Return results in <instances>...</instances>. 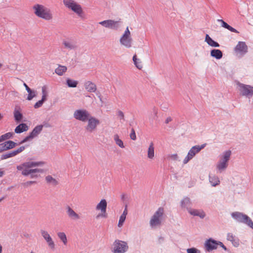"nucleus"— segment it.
Returning a JSON list of instances; mask_svg holds the SVG:
<instances>
[{
    "label": "nucleus",
    "mask_w": 253,
    "mask_h": 253,
    "mask_svg": "<svg viewBox=\"0 0 253 253\" xmlns=\"http://www.w3.org/2000/svg\"><path fill=\"white\" fill-rule=\"evenodd\" d=\"M126 217H125L124 216H123L122 215L120 216L119 220V222H118V226L119 227H121L123 226V225L126 220Z\"/></svg>",
    "instance_id": "nucleus-43"
},
{
    "label": "nucleus",
    "mask_w": 253,
    "mask_h": 253,
    "mask_svg": "<svg viewBox=\"0 0 253 253\" xmlns=\"http://www.w3.org/2000/svg\"><path fill=\"white\" fill-rule=\"evenodd\" d=\"M4 199V197H2L1 198H0V202L2 200H3Z\"/></svg>",
    "instance_id": "nucleus-61"
},
{
    "label": "nucleus",
    "mask_w": 253,
    "mask_h": 253,
    "mask_svg": "<svg viewBox=\"0 0 253 253\" xmlns=\"http://www.w3.org/2000/svg\"><path fill=\"white\" fill-rule=\"evenodd\" d=\"M87 123L85 126V130L89 133L94 131L100 124L99 120L94 117L90 116L86 120Z\"/></svg>",
    "instance_id": "nucleus-11"
},
{
    "label": "nucleus",
    "mask_w": 253,
    "mask_h": 253,
    "mask_svg": "<svg viewBox=\"0 0 253 253\" xmlns=\"http://www.w3.org/2000/svg\"><path fill=\"white\" fill-rule=\"evenodd\" d=\"M211 56L216 59H220L223 56V53L220 50L214 49L211 51Z\"/></svg>",
    "instance_id": "nucleus-26"
},
{
    "label": "nucleus",
    "mask_w": 253,
    "mask_h": 253,
    "mask_svg": "<svg viewBox=\"0 0 253 253\" xmlns=\"http://www.w3.org/2000/svg\"><path fill=\"white\" fill-rule=\"evenodd\" d=\"M25 146H21L17 149L13 151L12 152L14 154V156H15L17 155V154H18L19 153L22 152L23 151H24L25 150Z\"/></svg>",
    "instance_id": "nucleus-42"
},
{
    "label": "nucleus",
    "mask_w": 253,
    "mask_h": 253,
    "mask_svg": "<svg viewBox=\"0 0 253 253\" xmlns=\"http://www.w3.org/2000/svg\"><path fill=\"white\" fill-rule=\"evenodd\" d=\"M117 114L120 120L125 121V115L124 113L121 110H118L117 112Z\"/></svg>",
    "instance_id": "nucleus-45"
},
{
    "label": "nucleus",
    "mask_w": 253,
    "mask_h": 253,
    "mask_svg": "<svg viewBox=\"0 0 253 253\" xmlns=\"http://www.w3.org/2000/svg\"><path fill=\"white\" fill-rule=\"evenodd\" d=\"M170 158L172 160H178V156L177 154H172L170 156Z\"/></svg>",
    "instance_id": "nucleus-51"
},
{
    "label": "nucleus",
    "mask_w": 253,
    "mask_h": 253,
    "mask_svg": "<svg viewBox=\"0 0 253 253\" xmlns=\"http://www.w3.org/2000/svg\"><path fill=\"white\" fill-rule=\"evenodd\" d=\"M128 249L127 244L125 241L116 240L113 244V252L114 253H125Z\"/></svg>",
    "instance_id": "nucleus-10"
},
{
    "label": "nucleus",
    "mask_w": 253,
    "mask_h": 253,
    "mask_svg": "<svg viewBox=\"0 0 253 253\" xmlns=\"http://www.w3.org/2000/svg\"><path fill=\"white\" fill-rule=\"evenodd\" d=\"M44 101H45L42 99L39 100V101H38L37 103H36L35 104L34 108L36 109H37V108L41 107L42 105V104Z\"/></svg>",
    "instance_id": "nucleus-46"
},
{
    "label": "nucleus",
    "mask_w": 253,
    "mask_h": 253,
    "mask_svg": "<svg viewBox=\"0 0 253 253\" xmlns=\"http://www.w3.org/2000/svg\"><path fill=\"white\" fill-rule=\"evenodd\" d=\"M132 60L135 65V67L141 70L143 68V65L142 64V62L140 59L137 58V56L136 54H134L132 57Z\"/></svg>",
    "instance_id": "nucleus-30"
},
{
    "label": "nucleus",
    "mask_w": 253,
    "mask_h": 253,
    "mask_svg": "<svg viewBox=\"0 0 253 253\" xmlns=\"http://www.w3.org/2000/svg\"><path fill=\"white\" fill-rule=\"evenodd\" d=\"M218 242L214 240L212 238L206 241L204 246L206 251L211 252L212 250H216L218 246Z\"/></svg>",
    "instance_id": "nucleus-19"
},
{
    "label": "nucleus",
    "mask_w": 253,
    "mask_h": 253,
    "mask_svg": "<svg viewBox=\"0 0 253 253\" xmlns=\"http://www.w3.org/2000/svg\"><path fill=\"white\" fill-rule=\"evenodd\" d=\"M84 87L85 89L89 92H95L97 90L95 84L89 81L84 82Z\"/></svg>",
    "instance_id": "nucleus-22"
},
{
    "label": "nucleus",
    "mask_w": 253,
    "mask_h": 253,
    "mask_svg": "<svg viewBox=\"0 0 253 253\" xmlns=\"http://www.w3.org/2000/svg\"><path fill=\"white\" fill-rule=\"evenodd\" d=\"M4 151H6L5 148V145L4 143H2L0 144V153H1Z\"/></svg>",
    "instance_id": "nucleus-49"
},
{
    "label": "nucleus",
    "mask_w": 253,
    "mask_h": 253,
    "mask_svg": "<svg viewBox=\"0 0 253 253\" xmlns=\"http://www.w3.org/2000/svg\"><path fill=\"white\" fill-rule=\"evenodd\" d=\"M34 14L38 17L46 21L52 20L53 15L51 10L44 5L36 4L33 6Z\"/></svg>",
    "instance_id": "nucleus-2"
},
{
    "label": "nucleus",
    "mask_w": 253,
    "mask_h": 253,
    "mask_svg": "<svg viewBox=\"0 0 253 253\" xmlns=\"http://www.w3.org/2000/svg\"><path fill=\"white\" fill-rule=\"evenodd\" d=\"M114 140L116 143V144L119 146L121 148H125V145L123 141L120 139L118 134H116L114 135Z\"/></svg>",
    "instance_id": "nucleus-33"
},
{
    "label": "nucleus",
    "mask_w": 253,
    "mask_h": 253,
    "mask_svg": "<svg viewBox=\"0 0 253 253\" xmlns=\"http://www.w3.org/2000/svg\"><path fill=\"white\" fill-rule=\"evenodd\" d=\"M231 215L237 222L244 224L253 229V221L248 215L243 212L235 211Z\"/></svg>",
    "instance_id": "nucleus-5"
},
{
    "label": "nucleus",
    "mask_w": 253,
    "mask_h": 253,
    "mask_svg": "<svg viewBox=\"0 0 253 253\" xmlns=\"http://www.w3.org/2000/svg\"><path fill=\"white\" fill-rule=\"evenodd\" d=\"M2 116H1V114L0 113V120L2 119Z\"/></svg>",
    "instance_id": "nucleus-63"
},
{
    "label": "nucleus",
    "mask_w": 253,
    "mask_h": 253,
    "mask_svg": "<svg viewBox=\"0 0 253 253\" xmlns=\"http://www.w3.org/2000/svg\"><path fill=\"white\" fill-rule=\"evenodd\" d=\"M62 44L64 49L69 51L76 50L78 47L76 41L70 38L63 40Z\"/></svg>",
    "instance_id": "nucleus-15"
},
{
    "label": "nucleus",
    "mask_w": 253,
    "mask_h": 253,
    "mask_svg": "<svg viewBox=\"0 0 253 253\" xmlns=\"http://www.w3.org/2000/svg\"><path fill=\"white\" fill-rule=\"evenodd\" d=\"M164 215V209L162 207H160L152 216L149 221L150 226L152 228L159 226L161 224Z\"/></svg>",
    "instance_id": "nucleus-7"
},
{
    "label": "nucleus",
    "mask_w": 253,
    "mask_h": 253,
    "mask_svg": "<svg viewBox=\"0 0 253 253\" xmlns=\"http://www.w3.org/2000/svg\"><path fill=\"white\" fill-rule=\"evenodd\" d=\"M90 116V113L85 109H78L74 111V118L77 120L85 122Z\"/></svg>",
    "instance_id": "nucleus-13"
},
{
    "label": "nucleus",
    "mask_w": 253,
    "mask_h": 253,
    "mask_svg": "<svg viewBox=\"0 0 253 253\" xmlns=\"http://www.w3.org/2000/svg\"><path fill=\"white\" fill-rule=\"evenodd\" d=\"M4 144L5 145V148L6 150L12 149L14 147H15V146L17 145V144L16 143L11 140L5 141L4 142Z\"/></svg>",
    "instance_id": "nucleus-35"
},
{
    "label": "nucleus",
    "mask_w": 253,
    "mask_h": 253,
    "mask_svg": "<svg viewBox=\"0 0 253 253\" xmlns=\"http://www.w3.org/2000/svg\"><path fill=\"white\" fill-rule=\"evenodd\" d=\"M45 180L47 183L53 186H55L58 184L57 181L51 175L46 176Z\"/></svg>",
    "instance_id": "nucleus-34"
},
{
    "label": "nucleus",
    "mask_w": 253,
    "mask_h": 253,
    "mask_svg": "<svg viewBox=\"0 0 253 253\" xmlns=\"http://www.w3.org/2000/svg\"><path fill=\"white\" fill-rule=\"evenodd\" d=\"M67 85L70 87H75L78 84V82L70 79H67L66 80Z\"/></svg>",
    "instance_id": "nucleus-37"
},
{
    "label": "nucleus",
    "mask_w": 253,
    "mask_h": 253,
    "mask_svg": "<svg viewBox=\"0 0 253 253\" xmlns=\"http://www.w3.org/2000/svg\"><path fill=\"white\" fill-rule=\"evenodd\" d=\"M107 203L105 199H102L96 206V210L100 211V213L96 216V218L106 217V210Z\"/></svg>",
    "instance_id": "nucleus-16"
},
{
    "label": "nucleus",
    "mask_w": 253,
    "mask_h": 253,
    "mask_svg": "<svg viewBox=\"0 0 253 253\" xmlns=\"http://www.w3.org/2000/svg\"><path fill=\"white\" fill-rule=\"evenodd\" d=\"M14 117L16 122H20L22 119V114L18 110H15L14 112Z\"/></svg>",
    "instance_id": "nucleus-38"
},
{
    "label": "nucleus",
    "mask_w": 253,
    "mask_h": 253,
    "mask_svg": "<svg viewBox=\"0 0 253 253\" xmlns=\"http://www.w3.org/2000/svg\"><path fill=\"white\" fill-rule=\"evenodd\" d=\"M13 135V132H7L3 134L4 137H5L6 139H9L11 138Z\"/></svg>",
    "instance_id": "nucleus-50"
},
{
    "label": "nucleus",
    "mask_w": 253,
    "mask_h": 253,
    "mask_svg": "<svg viewBox=\"0 0 253 253\" xmlns=\"http://www.w3.org/2000/svg\"><path fill=\"white\" fill-rule=\"evenodd\" d=\"M227 240L231 242L234 247H237L239 246V240L231 233H228L227 234Z\"/></svg>",
    "instance_id": "nucleus-24"
},
{
    "label": "nucleus",
    "mask_w": 253,
    "mask_h": 253,
    "mask_svg": "<svg viewBox=\"0 0 253 253\" xmlns=\"http://www.w3.org/2000/svg\"><path fill=\"white\" fill-rule=\"evenodd\" d=\"M4 174V172L0 170V177H2Z\"/></svg>",
    "instance_id": "nucleus-59"
},
{
    "label": "nucleus",
    "mask_w": 253,
    "mask_h": 253,
    "mask_svg": "<svg viewBox=\"0 0 253 253\" xmlns=\"http://www.w3.org/2000/svg\"><path fill=\"white\" fill-rule=\"evenodd\" d=\"M66 212L68 217L73 220H79L81 217L79 214L76 213L70 207H66Z\"/></svg>",
    "instance_id": "nucleus-21"
},
{
    "label": "nucleus",
    "mask_w": 253,
    "mask_h": 253,
    "mask_svg": "<svg viewBox=\"0 0 253 253\" xmlns=\"http://www.w3.org/2000/svg\"><path fill=\"white\" fill-rule=\"evenodd\" d=\"M42 99L46 101V97L48 95L47 87L46 85H43L42 88Z\"/></svg>",
    "instance_id": "nucleus-36"
},
{
    "label": "nucleus",
    "mask_w": 253,
    "mask_h": 253,
    "mask_svg": "<svg viewBox=\"0 0 253 253\" xmlns=\"http://www.w3.org/2000/svg\"><path fill=\"white\" fill-rule=\"evenodd\" d=\"M209 182L212 187H215L220 184L219 177L215 174H210L209 175Z\"/></svg>",
    "instance_id": "nucleus-23"
},
{
    "label": "nucleus",
    "mask_w": 253,
    "mask_h": 253,
    "mask_svg": "<svg viewBox=\"0 0 253 253\" xmlns=\"http://www.w3.org/2000/svg\"><path fill=\"white\" fill-rule=\"evenodd\" d=\"M158 119V109L156 107H153L151 114V119L152 121L157 120Z\"/></svg>",
    "instance_id": "nucleus-39"
},
{
    "label": "nucleus",
    "mask_w": 253,
    "mask_h": 253,
    "mask_svg": "<svg viewBox=\"0 0 253 253\" xmlns=\"http://www.w3.org/2000/svg\"><path fill=\"white\" fill-rule=\"evenodd\" d=\"M181 207L182 209H186L188 211V209H191V206L192 202L188 197L184 198L180 202Z\"/></svg>",
    "instance_id": "nucleus-25"
},
{
    "label": "nucleus",
    "mask_w": 253,
    "mask_h": 253,
    "mask_svg": "<svg viewBox=\"0 0 253 253\" xmlns=\"http://www.w3.org/2000/svg\"><path fill=\"white\" fill-rule=\"evenodd\" d=\"M228 30L232 32L236 33H239V32L236 30L235 28L232 27L230 25L229 26L228 28H227Z\"/></svg>",
    "instance_id": "nucleus-52"
},
{
    "label": "nucleus",
    "mask_w": 253,
    "mask_h": 253,
    "mask_svg": "<svg viewBox=\"0 0 253 253\" xmlns=\"http://www.w3.org/2000/svg\"><path fill=\"white\" fill-rule=\"evenodd\" d=\"M67 70V68L65 66L59 65L58 67L55 69V72L59 76H62Z\"/></svg>",
    "instance_id": "nucleus-31"
},
{
    "label": "nucleus",
    "mask_w": 253,
    "mask_h": 253,
    "mask_svg": "<svg viewBox=\"0 0 253 253\" xmlns=\"http://www.w3.org/2000/svg\"><path fill=\"white\" fill-rule=\"evenodd\" d=\"M161 240L162 241L164 240V238L163 237L160 238L159 240Z\"/></svg>",
    "instance_id": "nucleus-62"
},
{
    "label": "nucleus",
    "mask_w": 253,
    "mask_h": 253,
    "mask_svg": "<svg viewBox=\"0 0 253 253\" xmlns=\"http://www.w3.org/2000/svg\"><path fill=\"white\" fill-rule=\"evenodd\" d=\"M14 156V154L12 151L11 152L7 153L4 154L2 155L1 156L0 159H1V160H5V159H8L9 158H11V157H12Z\"/></svg>",
    "instance_id": "nucleus-40"
},
{
    "label": "nucleus",
    "mask_w": 253,
    "mask_h": 253,
    "mask_svg": "<svg viewBox=\"0 0 253 253\" xmlns=\"http://www.w3.org/2000/svg\"><path fill=\"white\" fill-rule=\"evenodd\" d=\"M57 236L59 239L62 242L64 245H66L68 243L66 235L64 232H59L57 233Z\"/></svg>",
    "instance_id": "nucleus-32"
},
{
    "label": "nucleus",
    "mask_w": 253,
    "mask_h": 253,
    "mask_svg": "<svg viewBox=\"0 0 253 253\" xmlns=\"http://www.w3.org/2000/svg\"><path fill=\"white\" fill-rule=\"evenodd\" d=\"M206 146V144H203L201 145H195L193 146L189 151L187 155L183 160V164H186L188 162L192 159L195 156L198 154L202 149L204 148Z\"/></svg>",
    "instance_id": "nucleus-9"
},
{
    "label": "nucleus",
    "mask_w": 253,
    "mask_h": 253,
    "mask_svg": "<svg viewBox=\"0 0 253 253\" xmlns=\"http://www.w3.org/2000/svg\"><path fill=\"white\" fill-rule=\"evenodd\" d=\"M24 86L25 87V88H26V90H27V91L28 92H30L31 91V90H32L27 85L26 83H24Z\"/></svg>",
    "instance_id": "nucleus-55"
},
{
    "label": "nucleus",
    "mask_w": 253,
    "mask_h": 253,
    "mask_svg": "<svg viewBox=\"0 0 253 253\" xmlns=\"http://www.w3.org/2000/svg\"><path fill=\"white\" fill-rule=\"evenodd\" d=\"M127 214V206L126 205L125 207V209L123 213L121 215L126 217Z\"/></svg>",
    "instance_id": "nucleus-54"
},
{
    "label": "nucleus",
    "mask_w": 253,
    "mask_h": 253,
    "mask_svg": "<svg viewBox=\"0 0 253 253\" xmlns=\"http://www.w3.org/2000/svg\"><path fill=\"white\" fill-rule=\"evenodd\" d=\"M218 246H220L224 250H227L226 247L223 245V244L221 242H218Z\"/></svg>",
    "instance_id": "nucleus-53"
},
{
    "label": "nucleus",
    "mask_w": 253,
    "mask_h": 253,
    "mask_svg": "<svg viewBox=\"0 0 253 253\" xmlns=\"http://www.w3.org/2000/svg\"><path fill=\"white\" fill-rule=\"evenodd\" d=\"M147 157L151 160L153 159L155 157L154 146L152 142L149 146L147 150Z\"/></svg>",
    "instance_id": "nucleus-28"
},
{
    "label": "nucleus",
    "mask_w": 253,
    "mask_h": 253,
    "mask_svg": "<svg viewBox=\"0 0 253 253\" xmlns=\"http://www.w3.org/2000/svg\"><path fill=\"white\" fill-rule=\"evenodd\" d=\"M36 183L35 181H28L26 183L28 185H30V184H34Z\"/></svg>",
    "instance_id": "nucleus-58"
},
{
    "label": "nucleus",
    "mask_w": 253,
    "mask_h": 253,
    "mask_svg": "<svg viewBox=\"0 0 253 253\" xmlns=\"http://www.w3.org/2000/svg\"><path fill=\"white\" fill-rule=\"evenodd\" d=\"M172 121V119L171 117H168L167 118V119L165 121V123L166 124H168L169 122H171Z\"/></svg>",
    "instance_id": "nucleus-57"
},
{
    "label": "nucleus",
    "mask_w": 253,
    "mask_h": 253,
    "mask_svg": "<svg viewBox=\"0 0 253 253\" xmlns=\"http://www.w3.org/2000/svg\"><path fill=\"white\" fill-rule=\"evenodd\" d=\"M41 234L46 242L49 248L51 250H54L55 248V244L48 232L44 230H41Z\"/></svg>",
    "instance_id": "nucleus-18"
},
{
    "label": "nucleus",
    "mask_w": 253,
    "mask_h": 253,
    "mask_svg": "<svg viewBox=\"0 0 253 253\" xmlns=\"http://www.w3.org/2000/svg\"><path fill=\"white\" fill-rule=\"evenodd\" d=\"M121 21H115L113 20H107L101 21L99 24L105 28L111 29L114 30H117L120 27V23Z\"/></svg>",
    "instance_id": "nucleus-14"
},
{
    "label": "nucleus",
    "mask_w": 253,
    "mask_h": 253,
    "mask_svg": "<svg viewBox=\"0 0 253 253\" xmlns=\"http://www.w3.org/2000/svg\"><path fill=\"white\" fill-rule=\"evenodd\" d=\"M234 50L237 56L242 57L248 52V47L245 42H239Z\"/></svg>",
    "instance_id": "nucleus-12"
},
{
    "label": "nucleus",
    "mask_w": 253,
    "mask_h": 253,
    "mask_svg": "<svg viewBox=\"0 0 253 253\" xmlns=\"http://www.w3.org/2000/svg\"><path fill=\"white\" fill-rule=\"evenodd\" d=\"M43 128L42 125H38L36 126L32 131L23 140H22L20 142V144H23L28 141H29L35 137H37L42 131Z\"/></svg>",
    "instance_id": "nucleus-17"
},
{
    "label": "nucleus",
    "mask_w": 253,
    "mask_h": 253,
    "mask_svg": "<svg viewBox=\"0 0 253 253\" xmlns=\"http://www.w3.org/2000/svg\"><path fill=\"white\" fill-rule=\"evenodd\" d=\"M65 6L74 12L82 19L84 18V13L82 6L74 0H63Z\"/></svg>",
    "instance_id": "nucleus-4"
},
{
    "label": "nucleus",
    "mask_w": 253,
    "mask_h": 253,
    "mask_svg": "<svg viewBox=\"0 0 253 253\" xmlns=\"http://www.w3.org/2000/svg\"><path fill=\"white\" fill-rule=\"evenodd\" d=\"M28 129V126L26 124H20L15 128L14 131L16 133H20L26 131Z\"/></svg>",
    "instance_id": "nucleus-27"
},
{
    "label": "nucleus",
    "mask_w": 253,
    "mask_h": 253,
    "mask_svg": "<svg viewBox=\"0 0 253 253\" xmlns=\"http://www.w3.org/2000/svg\"><path fill=\"white\" fill-rule=\"evenodd\" d=\"M2 253V247L1 244L0 243V253Z\"/></svg>",
    "instance_id": "nucleus-60"
},
{
    "label": "nucleus",
    "mask_w": 253,
    "mask_h": 253,
    "mask_svg": "<svg viewBox=\"0 0 253 253\" xmlns=\"http://www.w3.org/2000/svg\"><path fill=\"white\" fill-rule=\"evenodd\" d=\"M35 96H36V91L31 90L30 92H28V95L27 99L28 100H31Z\"/></svg>",
    "instance_id": "nucleus-41"
},
{
    "label": "nucleus",
    "mask_w": 253,
    "mask_h": 253,
    "mask_svg": "<svg viewBox=\"0 0 253 253\" xmlns=\"http://www.w3.org/2000/svg\"><path fill=\"white\" fill-rule=\"evenodd\" d=\"M187 253H201L200 250L195 248H192L187 249Z\"/></svg>",
    "instance_id": "nucleus-44"
},
{
    "label": "nucleus",
    "mask_w": 253,
    "mask_h": 253,
    "mask_svg": "<svg viewBox=\"0 0 253 253\" xmlns=\"http://www.w3.org/2000/svg\"><path fill=\"white\" fill-rule=\"evenodd\" d=\"M188 212L192 215L199 216L203 219L206 216V213L203 210L188 209Z\"/></svg>",
    "instance_id": "nucleus-20"
},
{
    "label": "nucleus",
    "mask_w": 253,
    "mask_h": 253,
    "mask_svg": "<svg viewBox=\"0 0 253 253\" xmlns=\"http://www.w3.org/2000/svg\"><path fill=\"white\" fill-rule=\"evenodd\" d=\"M205 42L210 46L212 47H219V44L217 42L214 41L208 34H206L205 38Z\"/></svg>",
    "instance_id": "nucleus-29"
},
{
    "label": "nucleus",
    "mask_w": 253,
    "mask_h": 253,
    "mask_svg": "<svg viewBox=\"0 0 253 253\" xmlns=\"http://www.w3.org/2000/svg\"><path fill=\"white\" fill-rule=\"evenodd\" d=\"M217 21L219 22H220L221 23V26L227 29L229 27V25L226 23L225 22H224L223 20L222 19H218L217 20Z\"/></svg>",
    "instance_id": "nucleus-47"
},
{
    "label": "nucleus",
    "mask_w": 253,
    "mask_h": 253,
    "mask_svg": "<svg viewBox=\"0 0 253 253\" xmlns=\"http://www.w3.org/2000/svg\"><path fill=\"white\" fill-rule=\"evenodd\" d=\"M45 164L44 162H33L29 161L17 166L18 170L22 171V174L24 176L31 175V178L37 177V175L35 173L37 172H42L43 170L39 169H32L31 168L39 166H42Z\"/></svg>",
    "instance_id": "nucleus-1"
},
{
    "label": "nucleus",
    "mask_w": 253,
    "mask_h": 253,
    "mask_svg": "<svg viewBox=\"0 0 253 253\" xmlns=\"http://www.w3.org/2000/svg\"><path fill=\"white\" fill-rule=\"evenodd\" d=\"M231 155V151L227 150L220 156L219 160L216 165V168L218 172L221 173L227 169Z\"/></svg>",
    "instance_id": "nucleus-3"
},
{
    "label": "nucleus",
    "mask_w": 253,
    "mask_h": 253,
    "mask_svg": "<svg viewBox=\"0 0 253 253\" xmlns=\"http://www.w3.org/2000/svg\"><path fill=\"white\" fill-rule=\"evenodd\" d=\"M119 42L122 46L126 48H130L132 47L133 44V40L132 38L128 27L126 28L124 32L121 36Z\"/></svg>",
    "instance_id": "nucleus-6"
},
{
    "label": "nucleus",
    "mask_w": 253,
    "mask_h": 253,
    "mask_svg": "<svg viewBox=\"0 0 253 253\" xmlns=\"http://www.w3.org/2000/svg\"><path fill=\"white\" fill-rule=\"evenodd\" d=\"M130 137L133 140H135L136 139L135 132L133 128L131 129V131L130 134Z\"/></svg>",
    "instance_id": "nucleus-48"
},
{
    "label": "nucleus",
    "mask_w": 253,
    "mask_h": 253,
    "mask_svg": "<svg viewBox=\"0 0 253 253\" xmlns=\"http://www.w3.org/2000/svg\"><path fill=\"white\" fill-rule=\"evenodd\" d=\"M6 140L5 137L3 136V134L0 136V143Z\"/></svg>",
    "instance_id": "nucleus-56"
},
{
    "label": "nucleus",
    "mask_w": 253,
    "mask_h": 253,
    "mask_svg": "<svg viewBox=\"0 0 253 253\" xmlns=\"http://www.w3.org/2000/svg\"><path fill=\"white\" fill-rule=\"evenodd\" d=\"M2 64L0 63V68L2 67Z\"/></svg>",
    "instance_id": "nucleus-64"
},
{
    "label": "nucleus",
    "mask_w": 253,
    "mask_h": 253,
    "mask_svg": "<svg viewBox=\"0 0 253 253\" xmlns=\"http://www.w3.org/2000/svg\"><path fill=\"white\" fill-rule=\"evenodd\" d=\"M237 89L240 95L251 98L253 96V86L237 82Z\"/></svg>",
    "instance_id": "nucleus-8"
}]
</instances>
